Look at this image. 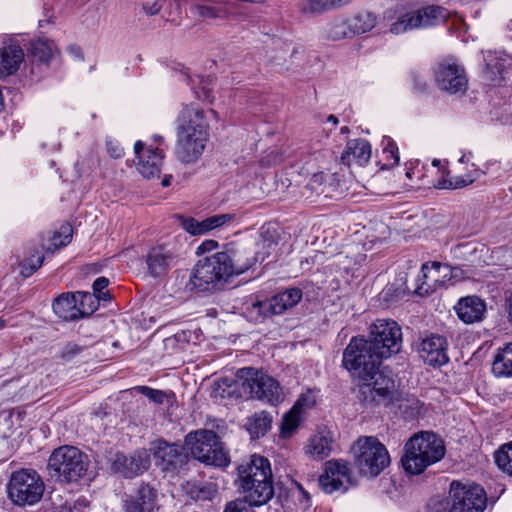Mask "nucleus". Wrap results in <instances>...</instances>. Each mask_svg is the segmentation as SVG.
Segmentation results:
<instances>
[{
  "instance_id": "f257e3e1",
  "label": "nucleus",
  "mask_w": 512,
  "mask_h": 512,
  "mask_svg": "<svg viewBox=\"0 0 512 512\" xmlns=\"http://www.w3.org/2000/svg\"><path fill=\"white\" fill-rule=\"evenodd\" d=\"M177 142L175 153L183 163L190 164L202 155L209 137V124L204 111L185 105L176 119Z\"/></svg>"
},
{
  "instance_id": "f03ea898",
  "label": "nucleus",
  "mask_w": 512,
  "mask_h": 512,
  "mask_svg": "<svg viewBox=\"0 0 512 512\" xmlns=\"http://www.w3.org/2000/svg\"><path fill=\"white\" fill-rule=\"evenodd\" d=\"M237 475L238 487L252 505L261 506L273 497V475L267 458L253 455L249 462L238 466Z\"/></svg>"
},
{
  "instance_id": "7ed1b4c3",
  "label": "nucleus",
  "mask_w": 512,
  "mask_h": 512,
  "mask_svg": "<svg viewBox=\"0 0 512 512\" xmlns=\"http://www.w3.org/2000/svg\"><path fill=\"white\" fill-rule=\"evenodd\" d=\"M445 452L444 441L440 436L423 431L406 442L401 464L407 473L419 475L428 466L440 461L445 456Z\"/></svg>"
},
{
  "instance_id": "20e7f679",
  "label": "nucleus",
  "mask_w": 512,
  "mask_h": 512,
  "mask_svg": "<svg viewBox=\"0 0 512 512\" xmlns=\"http://www.w3.org/2000/svg\"><path fill=\"white\" fill-rule=\"evenodd\" d=\"M226 258L220 252L206 256L194 265L186 288L195 292H215L224 288L232 277Z\"/></svg>"
},
{
  "instance_id": "39448f33",
  "label": "nucleus",
  "mask_w": 512,
  "mask_h": 512,
  "mask_svg": "<svg viewBox=\"0 0 512 512\" xmlns=\"http://www.w3.org/2000/svg\"><path fill=\"white\" fill-rule=\"evenodd\" d=\"M357 398L366 407H387L400 399L398 385L392 373L379 368L359 379Z\"/></svg>"
},
{
  "instance_id": "423d86ee",
  "label": "nucleus",
  "mask_w": 512,
  "mask_h": 512,
  "mask_svg": "<svg viewBox=\"0 0 512 512\" xmlns=\"http://www.w3.org/2000/svg\"><path fill=\"white\" fill-rule=\"evenodd\" d=\"M277 243L262 239L258 242L229 243L220 253L226 258L231 276L240 275L252 268L257 262H263L275 250Z\"/></svg>"
},
{
  "instance_id": "0eeeda50",
  "label": "nucleus",
  "mask_w": 512,
  "mask_h": 512,
  "mask_svg": "<svg viewBox=\"0 0 512 512\" xmlns=\"http://www.w3.org/2000/svg\"><path fill=\"white\" fill-rule=\"evenodd\" d=\"M487 508L486 491L478 484L453 481L449 495L433 503L435 512H484Z\"/></svg>"
},
{
  "instance_id": "6e6552de",
  "label": "nucleus",
  "mask_w": 512,
  "mask_h": 512,
  "mask_svg": "<svg viewBox=\"0 0 512 512\" xmlns=\"http://www.w3.org/2000/svg\"><path fill=\"white\" fill-rule=\"evenodd\" d=\"M89 461L87 456L74 446H60L53 450L47 468L51 477L66 483L77 482L86 473Z\"/></svg>"
},
{
  "instance_id": "1a4fd4ad",
  "label": "nucleus",
  "mask_w": 512,
  "mask_h": 512,
  "mask_svg": "<svg viewBox=\"0 0 512 512\" xmlns=\"http://www.w3.org/2000/svg\"><path fill=\"white\" fill-rule=\"evenodd\" d=\"M184 445L193 458L206 465L223 467L229 463L220 437L212 430L200 429L189 432L185 436Z\"/></svg>"
},
{
  "instance_id": "9d476101",
  "label": "nucleus",
  "mask_w": 512,
  "mask_h": 512,
  "mask_svg": "<svg viewBox=\"0 0 512 512\" xmlns=\"http://www.w3.org/2000/svg\"><path fill=\"white\" fill-rule=\"evenodd\" d=\"M383 357L371 348L363 337H352L343 351L342 365L352 377L360 379L379 368Z\"/></svg>"
},
{
  "instance_id": "9b49d317",
  "label": "nucleus",
  "mask_w": 512,
  "mask_h": 512,
  "mask_svg": "<svg viewBox=\"0 0 512 512\" xmlns=\"http://www.w3.org/2000/svg\"><path fill=\"white\" fill-rule=\"evenodd\" d=\"M45 485L40 475L33 469H21L14 472L8 483V495L18 506L38 503L44 493Z\"/></svg>"
},
{
  "instance_id": "f8f14e48",
  "label": "nucleus",
  "mask_w": 512,
  "mask_h": 512,
  "mask_svg": "<svg viewBox=\"0 0 512 512\" xmlns=\"http://www.w3.org/2000/svg\"><path fill=\"white\" fill-rule=\"evenodd\" d=\"M243 392L250 398L274 405L281 400L279 383L263 371L246 367L238 371Z\"/></svg>"
},
{
  "instance_id": "ddd939ff",
  "label": "nucleus",
  "mask_w": 512,
  "mask_h": 512,
  "mask_svg": "<svg viewBox=\"0 0 512 512\" xmlns=\"http://www.w3.org/2000/svg\"><path fill=\"white\" fill-rule=\"evenodd\" d=\"M354 449L356 464L363 475L375 477L390 464L386 447L376 437L359 438Z\"/></svg>"
},
{
  "instance_id": "4468645a",
  "label": "nucleus",
  "mask_w": 512,
  "mask_h": 512,
  "mask_svg": "<svg viewBox=\"0 0 512 512\" xmlns=\"http://www.w3.org/2000/svg\"><path fill=\"white\" fill-rule=\"evenodd\" d=\"M366 342L380 357L389 358L401 349V328L393 320L378 319L370 326L369 338Z\"/></svg>"
},
{
  "instance_id": "2eb2a0df",
  "label": "nucleus",
  "mask_w": 512,
  "mask_h": 512,
  "mask_svg": "<svg viewBox=\"0 0 512 512\" xmlns=\"http://www.w3.org/2000/svg\"><path fill=\"white\" fill-rule=\"evenodd\" d=\"M446 17L447 12L443 7L431 5L403 14L391 24L390 31L401 34L413 29L427 28L445 21Z\"/></svg>"
},
{
  "instance_id": "dca6fc26",
  "label": "nucleus",
  "mask_w": 512,
  "mask_h": 512,
  "mask_svg": "<svg viewBox=\"0 0 512 512\" xmlns=\"http://www.w3.org/2000/svg\"><path fill=\"white\" fill-rule=\"evenodd\" d=\"M143 258L146 275L156 280L165 278L179 261L175 248L166 243L151 246Z\"/></svg>"
},
{
  "instance_id": "f3484780",
  "label": "nucleus",
  "mask_w": 512,
  "mask_h": 512,
  "mask_svg": "<svg viewBox=\"0 0 512 512\" xmlns=\"http://www.w3.org/2000/svg\"><path fill=\"white\" fill-rule=\"evenodd\" d=\"M435 82L437 87L449 94L465 93L468 86V79L463 66L452 58L439 62L434 69Z\"/></svg>"
},
{
  "instance_id": "a211bd4d",
  "label": "nucleus",
  "mask_w": 512,
  "mask_h": 512,
  "mask_svg": "<svg viewBox=\"0 0 512 512\" xmlns=\"http://www.w3.org/2000/svg\"><path fill=\"white\" fill-rule=\"evenodd\" d=\"M150 466V456L146 450L135 451L127 456L117 452L111 460V468L125 478H133L144 473Z\"/></svg>"
},
{
  "instance_id": "6ab92c4d",
  "label": "nucleus",
  "mask_w": 512,
  "mask_h": 512,
  "mask_svg": "<svg viewBox=\"0 0 512 512\" xmlns=\"http://www.w3.org/2000/svg\"><path fill=\"white\" fill-rule=\"evenodd\" d=\"M350 469L348 463L342 460H331L326 463L325 472L318 479L319 486L327 493L331 494L338 490H347L345 484L350 483Z\"/></svg>"
},
{
  "instance_id": "aec40b11",
  "label": "nucleus",
  "mask_w": 512,
  "mask_h": 512,
  "mask_svg": "<svg viewBox=\"0 0 512 512\" xmlns=\"http://www.w3.org/2000/svg\"><path fill=\"white\" fill-rule=\"evenodd\" d=\"M448 343L445 337L431 334L422 339L418 353L420 358L430 366H442L449 360L447 354Z\"/></svg>"
},
{
  "instance_id": "412c9836",
  "label": "nucleus",
  "mask_w": 512,
  "mask_h": 512,
  "mask_svg": "<svg viewBox=\"0 0 512 512\" xmlns=\"http://www.w3.org/2000/svg\"><path fill=\"white\" fill-rule=\"evenodd\" d=\"M154 456L162 470L166 471H176L185 465L188 459L181 445L163 439L157 441Z\"/></svg>"
},
{
  "instance_id": "4be33fe9",
  "label": "nucleus",
  "mask_w": 512,
  "mask_h": 512,
  "mask_svg": "<svg viewBox=\"0 0 512 512\" xmlns=\"http://www.w3.org/2000/svg\"><path fill=\"white\" fill-rule=\"evenodd\" d=\"M76 297L72 292L59 295L52 305L54 313L65 321H73L92 314L93 308L84 309L79 307Z\"/></svg>"
},
{
  "instance_id": "5701e85b",
  "label": "nucleus",
  "mask_w": 512,
  "mask_h": 512,
  "mask_svg": "<svg viewBox=\"0 0 512 512\" xmlns=\"http://www.w3.org/2000/svg\"><path fill=\"white\" fill-rule=\"evenodd\" d=\"M454 310L461 321L472 324L482 320L486 303L478 296H466L456 303Z\"/></svg>"
},
{
  "instance_id": "b1692460",
  "label": "nucleus",
  "mask_w": 512,
  "mask_h": 512,
  "mask_svg": "<svg viewBox=\"0 0 512 512\" xmlns=\"http://www.w3.org/2000/svg\"><path fill=\"white\" fill-rule=\"evenodd\" d=\"M24 60L22 48L15 43H6L0 47V78L16 73Z\"/></svg>"
},
{
  "instance_id": "393cba45",
  "label": "nucleus",
  "mask_w": 512,
  "mask_h": 512,
  "mask_svg": "<svg viewBox=\"0 0 512 512\" xmlns=\"http://www.w3.org/2000/svg\"><path fill=\"white\" fill-rule=\"evenodd\" d=\"M156 491L148 485H141L135 496L125 501V512H153L156 506Z\"/></svg>"
},
{
  "instance_id": "a878e982",
  "label": "nucleus",
  "mask_w": 512,
  "mask_h": 512,
  "mask_svg": "<svg viewBox=\"0 0 512 512\" xmlns=\"http://www.w3.org/2000/svg\"><path fill=\"white\" fill-rule=\"evenodd\" d=\"M370 158V143L365 139H353L347 142L346 149L341 155V162L349 166L354 160L358 165L363 166Z\"/></svg>"
},
{
  "instance_id": "bb28decb",
  "label": "nucleus",
  "mask_w": 512,
  "mask_h": 512,
  "mask_svg": "<svg viewBox=\"0 0 512 512\" xmlns=\"http://www.w3.org/2000/svg\"><path fill=\"white\" fill-rule=\"evenodd\" d=\"M353 0H301L299 11L306 16H319L329 11L339 10Z\"/></svg>"
},
{
  "instance_id": "cd10ccee",
  "label": "nucleus",
  "mask_w": 512,
  "mask_h": 512,
  "mask_svg": "<svg viewBox=\"0 0 512 512\" xmlns=\"http://www.w3.org/2000/svg\"><path fill=\"white\" fill-rule=\"evenodd\" d=\"M162 160L163 154L158 148L147 149L143 156H139L137 169L147 179L159 178Z\"/></svg>"
},
{
  "instance_id": "c85d7f7f",
  "label": "nucleus",
  "mask_w": 512,
  "mask_h": 512,
  "mask_svg": "<svg viewBox=\"0 0 512 512\" xmlns=\"http://www.w3.org/2000/svg\"><path fill=\"white\" fill-rule=\"evenodd\" d=\"M313 405V401L309 396L302 395L293 405L288 413L285 414L281 431L283 435H290L299 425L300 414L304 407H310Z\"/></svg>"
},
{
  "instance_id": "c756f323",
  "label": "nucleus",
  "mask_w": 512,
  "mask_h": 512,
  "mask_svg": "<svg viewBox=\"0 0 512 512\" xmlns=\"http://www.w3.org/2000/svg\"><path fill=\"white\" fill-rule=\"evenodd\" d=\"M272 426V416L266 411L255 412L247 418L245 427L252 439L263 437Z\"/></svg>"
},
{
  "instance_id": "7c9ffc66",
  "label": "nucleus",
  "mask_w": 512,
  "mask_h": 512,
  "mask_svg": "<svg viewBox=\"0 0 512 512\" xmlns=\"http://www.w3.org/2000/svg\"><path fill=\"white\" fill-rule=\"evenodd\" d=\"M492 372L496 377H512V343L498 350L492 364Z\"/></svg>"
},
{
  "instance_id": "2f4dec72",
  "label": "nucleus",
  "mask_w": 512,
  "mask_h": 512,
  "mask_svg": "<svg viewBox=\"0 0 512 512\" xmlns=\"http://www.w3.org/2000/svg\"><path fill=\"white\" fill-rule=\"evenodd\" d=\"M246 313L254 321H259L260 319L279 314L273 297L263 301L257 300L248 304L246 307Z\"/></svg>"
},
{
  "instance_id": "473e14b6",
  "label": "nucleus",
  "mask_w": 512,
  "mask_h": 512,
  "mask_svg": "<svg viewBox=\"0 0 512 512\" xmlns=\"http://www.w3.org/2000/svg\"><path fill=\"white\" fill-rule=\"evenodd\" d=\"M399 398L395 400V404H397L400 413L405 419L412 420L421 414L423 403L418 398L413 395L404 396L400 390Z\"/></svg>"
},
{
  "instance_id": "72a5a7b5",
  "label": "nucleus",
  "mask_w": 512,
  "mask_h": 512,
  "mask_svg": "<svg viewBox=\"0 0 512 512\" xmlns=\"http://www.w3.org/2000/svg\"><path fill=\"white\" fill-rule=\"evenodd\" d=\"M323 37L330 41H339L352 36L347 19H334L326 24Z\"/></svg>"
},
{
  "instance_id": "f704fd0d",
  "label": "nucleus",
  "mask_w": 512,
  "mask_h": 512,
  "mask_svg": "<svg viewBox=\"0 0 512 512\" xmlns=\"http://www.w3.org/2000/svg\"><path fill=\"white\" fill-rule=\"evenodd\" d=\"M302 290L299 288H288L273 296L278 313L282 314L287 309L293 308L302 299Z\"/></svg>"
},
{
  "instance_id": "c9c22d12",
  "label": "nucleus",
  "mask_w": 512,
  "mask_h": 512,
  "mask_svg": "<svg viewBox=\"0 0 512 512\" xmlns=\"http://www.w3.org/2000/svg\"><path fill=\"white\" fill-rule=\"evenodd\" d=\"M306 452L315 459L322 460L331 453V440L324 435L310 438Z\"/></svg>"
},
{
  "instance_id": "e433bc0d",
  "label": "nucleus",
  "mask_w": 512,
  "mask_h": 512,
  "mask_svg": "<svg viewBox=\"0 0 512 512\" xmlns=\"http://www.w3.org/2000/svg\"><path fill=\"white\" fill-rule=\"evenodd\" d=\"M55 52L54 44L47 39H38L31 42L30 54L35 61L48 64Z\"/></svg>"
},
{
  "instance_id": "4c0bfd02",
  "label": "nucleus",
  "mask_w": 512,
  "mask_h": 512,
  "mask_svg": "<svg viewBox=\"0 0 512 512\" xmlns=\"http://www.w3.org/2000/svg\"><path fill=\"white\" fill-rule=\"evenodd\" d=\"M348 22L353 36L373 29L376 25V17L370 12H361L348 20Z\"/></svg>"
},
{
  "instance_id": "58836bf2",
  "label": "nucleus",
  "mask_w": 512,
  "mask_h": 512,
  "mask_svg": "<svg viewBox=\"0 0 512 512\" xmlns=\"http://www.w3.org/2000/svg\"><path fill=\"white\" fill-rule=\"evenodd\" d=\"M385 144L382 150V160L384 163L381 169H390L399 163V151L396 143L389 137H385L383 142Z\"/></svg>"
},
{
  "instance_id": "ea45409f",
  "label": "nucleus",
  "mask_w": 512,
  "mask_h": 512,
  "mask_svg": "<svg viewBox=\"0 0 512 512\" xmlns=\"http://www.w3.org/2000/svg\"><path fill=\"white\" fill-rule=\"evenodd\" d=\"M495 462L499 469L512 476V444L504 445L495 453Z\"/></svg>"
},
{
  "instance_id": "a19ab883",
  "label": "nucleus",
  "mask_w": 512,
  "mask_h": 512,
  "mask_svg": "<svg viewBox=\"0 0 512 512\" xmlns=\"http://www.w3.org/2000/svg\"><path fill=\"white\" fill-rule=\"evenodd\" d=\"M43 261L44 256L39 252H36V254H32L30 257L21 262V275L25 278L30 277L42 266Z\"/></svg>"
},
{
  "instance_id": "79ce46f5",
  "label": "nucleus",
  "mask_w": 512,
  "mask_h": 512,
  "mask_svg": "<svg viewBox=\"0 0 512 512\" xmlns=\"http://www.w3.org/2000/svg\"><path fill=\"white\" fill-rule=\"evenodd\" d=\"M234 217H235V215H233V214L225 213V214L213 215V216L203 219L204 225H205L204 226L205 234L214 229L224 226L228 222L232 221L234 219Z\"/></svg>"
},
{
  "instance_id": "37998d69",
  "label": "nucleus",
  "mask_w": 512,
  "mask_h": 512,
  "mask_svg": "<svg viewBox=\"0 0 512 512\" xmlns=\"http://www.w3.org/2000/svg\"><path fill=\"white\" fill-rule=\"evenodd\" d=\"M475 181L471 175L453 176L449 179L439 182L438 188L440 189H458L472 184Z\"/></svg>"
},
{
  "instance_id": "c03bdc74",
  "label": "nucleus",
  "mask_w": 512,
  "mask_h": 512,
  "mask_svg": "<svg viewBox=\"0 0 512 512\" xmlns=\"http://www.w3.org/2000/svg\"><path fill=\"white\" fill-rule=\"evenodd\" d=\"M441 269H444V270H447L450 272H452L454 270L449 265H447V264L443 265L440 262H436V261L432 262L431 264L424 263L421 267L422 277L423 278L431 277V278H433L434 281H437Z\"/></svg>"
},
{
  "instance_id": "a18cd8bd",
  "label": "nucleus",
  "mask_w": 512,
  "mask_h": 512,
  "mask_svg": "<svg viewBox=\"0 0 512 512\" xmlns=\"http://www.w3.org/2000/svg\"><path fill=\"white\" fill-rule=\"evenodd\" d=\"M181 225L185 231L191 235H202L205 234L204 221L197 220L192 217H180Z\"/></svg>"
},
{
  "instance_id": "49530a36",
  "label": "nucleus",
  "mask_w": 512,
  "mask_h": 512,
  "mask_svg": "<svg viewBox=\"0 0 512 512\" xmlns=\"http://www.w3.org/2000/svg\"><path fill=\"white\" fill-rule=\"evenodd\" d=\"M135 389L156 404H162L165 399L168 398V394L165 391L153 389L148 386H138Z\"/></svg>"
},
{
  "instance_id": "de8ad7c7",
  "label": "nucleus",
  "mask_w": 512,
  "mask_h": 512,
  "mask_svg": "<svg viewBox=\"0 0 512 512\" xmlns=\"http://www.w3.org/2000/svg\"><path fill=\"white\" fill-rule=\"evenodd\" d=\"M84 346L74 342H68L58 352V357L65 362L71 361L75 356L83 352Z\"/></svg>"
},
{
  "instance_id": "09e8293b",
  "label": "nucleus",
  "mask_w": 512,
  "mask_h": 512,
  "mask_svg": "<svg viewBox=\"0 0 512 512\" xmlns=\"http://www.w3.org/2000/svg\"><path fill=\"white\" fill-rule=\"evenodd\" d=\"M199 87H193L196 97L203 101H212V89L209 87V81L203 77L197 76Z\"/></svg>"
},
{
  "instance_id": "8fccbe9b",
  "label": "nucleus",
  "mask_w": 512,
  "mask_h": 512,
  "mask_svg": "<svg viewBox=\"0 0 512 512\" xmlns=\"http://www.w3.org/2000/svg\"><path fill=\"white\" fill-rule=\"evenodd\" d=\"M250 501L246 499H236L226 505L224 512H254Z\"/></svg>"
},
{
  "instance_id": "3c124183",
  "label": "nucleus",
  "mask_w": 512,
  "mask_h": 512,
  "mask_svg": "<svg viewBox=\"0 0 512 512\" xmlns=\"http://www.w3.org/2000/svg\"><path fill=\"white\" fill-rule=\"evenodd\" d=\"M109 280L106 277H98L93 283V292L100 300H108L110 298L109 292H103L108 286Z\"/></svg>"
},
{
  "instance_id": "603ef678",
  "label": "nucleus",
  "mask_w": 512,
  "mask_h": 512,
  "mask_svg": "<svg viewBox=\"0 0 512 512\" xmlns=\"http://www.w3.org/2000/svg\"><path fill=\"white\" fill-rule=\"evenodd\" d=\"M409 287H396L395 284L387 285L382 291V297L386 301H392L402 295L406 290H409Z\"/></svg>"
},
{
  "instance_id": "864d4df0",
  "label": "nucleus",
  "mask_w": 512,
  "mask_h": 512,
  "mask_svg": "<svg viewBox=\"0 0 512 512\" xmlns=\"http://www.w3.org/2000/svg\"><path fill=\"white\" fill-rule=\"evenodd\" d=\"M194 11L198 16L208 19H215L218 18L220 15V11L218 8L207 5H195Z\"/></svg>"
},
{
  "instance_id": "5fc2aeb1",
  "label": "nucleus",
  "mask_w": 512,
  "mask_h": 512,
  "mask_svg": "<svg viewBox=\"0 0 512 512\" xmlns=\"http://www.w3.org/2000/svg\"><path fill=\"white\" fill-rule=\"evenodd\" d=\"M71 229L65 228L64 234L62 233H55L52 238V245L54 249H59L63 246H66L71 242Z\"/></svg>"
},
{
  "instance_id": "6e6d98bb",
  "label": "nucleus",
  "mask_w": 512,
  "mask_h": 512,
  "mask_svg": "<svg viewBox=\"0 0 512 512\" xmlns=\"http://www.w3.org/2000/svg\"><path fill=\"white\" fill-rule=\"evenodd\" d=\"M74 295H76L77 297V304L79 307H83L84 309H87L86 308V304L87 303H93V296L90 294V293H87V292H75ZM90 308H93V310L95 309L94 307H89L88 309Z\"/></svg>"
},
{
  "instance_id": "4d7b16f0",
  "label": "nucleus",
  "mask_w": 512,
  "mask_h": 512,
  "mask_svg": "<svg viewBox=\"0 0 512 512\" xmlns=\"http://www.w3.org/2000/svg\"><path fill=\"white\" fill-rule=\"evenodd\" d=\"M107 151L112 158L118 159L123 156V148L113 141H107Z\"/></svg>"
},
{
  "instance_id": "13d9d810",
  "label": "nucleus",
  "mask_w": 512,
  "mask_h": 512,
  "mask_svg": "<svg viewBox=\"0 0 512 512\" xmlns=\"http://www.w3.org/2000/svg\"><path fill=\"white\" fill-rule=\"evenodd\" d=\"M218 247V242L215 240H205L202 242L198 248L197 253H205L210 252Z\"/></svg>"
},
{
  "instance_id": "bf43d9fd",
  "label": "nucleus",
  "mask_w": 512,
  "mask_h": 512,
  "mask_svg": "<svg viewBox=\"0 0 512 512\" xmlns=\"http://www.w3.org/2000/svg\"><path fill=\"white\" fill-rule=\"evenodd\" d=\"M143 10L148 15H156L161 10V4L158 1H154L151 4L146 3L143 5Z\"/></svg>"
},
{
  "instance_id": "052dcab7",
  "label": "nucleus",
  "mask_w": 512,
  "mask_h": 512,
  "mask_svg": "<svg viewBox=\"0 0 512 512\" xmlns=\"http://www.w3.org/2000/svg\"><path fill=\"white\" fill-rule=\"evenodd\" d=\"M327 174H325L324 172H319V173H315L312 178L310 179V183L309 185L314 188L316 186H320L322 185L326 178H327Z\"/></svg>"
},
{
  "instance_id": "680f3d73",
  "label": "nucleus",
  "mask_w": 512,
  "mask_h": 512,
  "mask_svg": "<svg viewBox=\"0 0 512 512\" xmlns=\"http://www.w3.org/2000/svg\"><path fill=\"white\" fill-rule=\"evenodd\" d=\"M143 149H144V143L141 141H137L134 145V151H135V154L138 159H139V156H143V153L146 152V151H143Z\"/></svg>"
},
{
  "instance_id": "e2e57ef3",
  "label": "nucleus",
  "mask_w": 512,
  "mask_h": 512,
  "mask_svg": "<svg viewBox=\"0 0 512 512\" xmlns=\"http://www.w3.org/2000/svg\"><path fill=\"white\" fill-rule=\"evenodd\" d=\"M506 307H507V310H508V319L512 323V293L506 299Z\"/></svg>"
},
{
  "instance_id": "0e129e2a",
  "label": "nucleus",
  "mask_w": 512,
  "mask_h": 512,
  "mask_svg": "<svg viewBox=\"0 0 512 512\" xmlns=\"http://www.w3.org/2000/svg\"><path fill=\"white\" fill-rule=\"evenodd\" d=\"M69 50H70V52H71L72 54H74L76 57H79L80 59H83V54H82V51H81V49H80L79 47H77V46H71V47L69 48Z\"/></svg>"
},
{
  "instance_id": "69168bd1",
  "label": "nucleus",
  "mask_w": 512,
  "mask_h": 512,
  "mask_svg": "<svg viewBox=\"0 0 512 512\" xmlns=\"http://www.w3.org/2000/svg\"><path fill=\"white\" fill-rule=\"evenodd\" d=\"M428 291H429V288L424 289L423 286H417L414 290V292L419 295L427 294Z\"/></svg>"
},
{
  "instance_id": "338daca9",
  "label": "nucleus",
  "mask_w": 512,
  "mask_h": 512,
  "mask_svg": "<svg viewBox=\"0 0 512 512\" xmlns=\"http://www.w3.org/2000/svg\"><path fill=\"white\" fill-rule=\"evenodd\" d=\"M200 492L204 494L203 498H211L212 494L216 493V490L212 487H209L207 494H205L204 490H201Z\"/></svg>"
},
{
  "instance_id": "774afa93",
  "label": "nucleus",
  "mask_w": 512,
  "mask_h": 512,
  "mask_svg": "<svg viewBox=\"0 0 512 512\" xmlns=\"http://www.w3.org/2000/svg\"><path fill=\"white\" fill-rule=\"evenodd\" d=\"M171 178H172V177H171L170 175H169V176H165V177L162 179V182H161L162 186H163V187H168V186L170 185Z\"/></svg>"
}]
</instances>
